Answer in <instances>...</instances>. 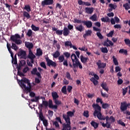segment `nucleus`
<instances>
[{
	"label": "nucleus",
	"mask_w": 130,
	"mask_h": 130,
	"mask_svg": "<svg viewBox=\"0 0 130 130\" xmlns=\"http://www.w3.org/2000/svg\"><path fill=\"white\" fill-rule=\"evenodd\" d=\"M92 107L94 109V111L93 113V116L95 117L96 116L99 120H105L106 119V123L103 122L102 123V125L103 127L110 128L111 123H113L115 122V118H114V117L111 116L109 118V116H108L105 117L104 115H102V113H101V107H100L98 104H93L92 105Z\"/></svg>",
	"instance_id": "f257e3e1"
},
{
	"label": "nucleus",
	"mask_w": 130,
	"mask_h": 130,
	"mask_svg": "<svg viewBox=\"0 0 130 130\" xmlns=\"http://www.w3.org/2000/svg\"><path fill=\"white\" fill-rule=\"evenodd\" d=\"M17 80L21 88H22V89H24V91L26 92L27 94L29 93L30 97H31L32 98L35 97V93L31 92L32 86L31 85V83H30V80H29V79L26 78H23L20 80L18 79V78H17Z\"/></svg>",
	"instance_id": "f03ea898"
},
{
	"label": "nucleus",
	"mask_w": 130,
	"mask_h": 130,
	"mask_svg": "<svg viewBox=\"0 0 130 130\" xmlns=\"http://www.w3.org/2000/svg\"><path fill=\"white\" fill-rule=\"evenodd\" d=\"M12 46L10 47L11 45L9 44V43H7V47L8 51H9V53L11 54V57L12 58V62H14V64H17V59L14 58V53H13V51H12L11 48H12V49H14L15 51H17L19 47H18V46H16V44L15 43H12Z\"/></svg>",
	"instance_id": "7ed1b4c3"
},
{
	"label": "nucleus",
	"mask_w": 130,
	"mask_h": 130,
	"mask_svg": "<svg viewBox=\"0 0 130 130\" xmlns=\"http://www.w3.org/2000/svg\"><path fill=\"white\" fill-rule=\"evenodd\" d=\"M73 23H77V24H83L84 26H86L87 28H91L92 27V21L81 20V19H78L77 18L74 19Z\"/></svg>",
	"instance_id": "20e7f679"
},
{
	"label": "nucleus",
	"mask_w": 130,
	"mask_h": 130,
	"mask_svg": "<svg viewBox=\"0 0 130 130\" xmlns=\"http://www.w3.org/2000/svg\"><path fill=\"white\" fill-rule=\"evenodd\" d=\"M67 114H62L63 119L65 120L66 122H71V119L70 117H73V116L74 115V112L72 111H68L67 112Z\"/></svg>",
	"instance_id": "39448f33"
},
{
	"label": "nucleus",
	"mask_w": 130,
	"mask_h": 130,
	"mask_svg": "<svg viewBox=\"0 0 130 130\" xmlns=\"http://www.w3.org/2000/svg\"><path fill=\"white\" fill-rule=\"evenodd\" d=\"M102 22H104V23H111L112 25H115V20H114V18H111L110 20V18L108 17V16H106L105 17H103L101 19Z\"/></svg>",
	"instance_id": "423d86ee"
},
{
	"label": "nucleus",
	"mask_w": 130,
	"mask_h": 130,
	"mask_svg": "<svg viewBox=\"0 0 130 130\" xmlns=\"http://www.w3.org/2000/svg\"><path fill=\"white\" fill-rule=\"evenodd\" d=\"M45 59L47 62V66H48V67L51 66V67H53V68H55L56 66H57V64L56 63V62L49 59V57H47L45 58Z\"/></svg>",
	"instance_id": "0eeeda50"
},
{
	"label": "nucleus",
	"mask_w": 130,
	"mask_h": 130,
	"mask_svg": "<svg viewBox=\"0 0 130 130\" xmlns=\"http://www.w3.org/2000/svg\"><path fill=\"white\" fill-rule=\"evenodd\" d=\"M52 5H53V0H44L41 2L42 7L51 6Z\"/></svg>",
	"instance_id": "6e6552de"
},
{
	"label": "nucleus",
	"mask_w": 130,
	"mask_h": 130,
	"mask_svg": "<svg viewBox=\"0 0 130 130\" xmlns=\"http://www.w3.org/2000/svg\"><path fill=\"white\" fill-rule=\"evenodd\" d=\"M26 55V51L23 50H20L18 54V56H20V58H23V59H27Z\"/></svg>",
	"instance_id": "1a4fd4ad"
},
{
	"label": "nucleus",
	"mask_w": 130,
	"mask_h": 130,
	"mask_svg": "<svg viewBox=\"0 0 130 130\" xmlns=\"http://www.w3.org/2000/svg\"><path fill=\"white\" fill-rule=\"evenodd\" d=\"M57 105H54L52 103V100H49V108H51V109H53L54 111L55 112L56 111V110L57 109Z\"/></svg>",
	"instance_id": "9d476101"
},
{
	"label": "nucleus",
	"mask_w": 130,
	"mask_h": 130,
	"mask_svg": "<svg viewBox=\"0 0 130 130\" xmlns=\"http://www.w3.org/2000/svg\"><path fill=\"white\" fill-rule=\"evenodd\" d=\"M96 64L98 67V69H105L106 68V63H103L101 61V60H99L96 62Z\"/></svg>",
	"instance_id": "9b49d317"
},
{
	"label": "nucleus",
	"mask_w": 130,
	"mask_h": 130,
	"mask_svg": "<svg viewBox=\"0 0 130 130\" xmlns=\"http://www.w3.org/2000/svg\"><path fill=\"white\" fill-rule=\"evenodd\" d=\"M93 29L94 31H99V32H96V36L99 38V39H103L104 37L103 36H102V34H101V32L100 31H101V29L96 28L95 26L93 27Z\"/></svg>",
	"instance_id": "f8f14e48"
},
{
	"label": "nucleus",
	"mask_w": 130,
	"mask_h": 130,
	"mask_svg": "<svg viewBox=\"0 0 130 130\" xmlns=\"http://www.w3.org/2000/svg\"><path fill=\"white\" fill-rule=\"evenodd\" d=\"M62 126L64 130H72L71 126V122H66L62 124Z\"/></svg>",
	"instance_id": "ddd939ff"
},
{
	"label": "nucleus",
	"mask_w": 130,
	"mask_h": 130,
	"mask_svg": "<svg viewBox=\"0 0 130 130\" xmlns=\"http://www.w3.org/2000/svg\"><path fill=\"white\" fill-rule=\"evenodd\" d=\"M120 109L121 111H125V110H127V106L126 105V102H124L121 103Z\"/></svg>",
	"instance_id": "4468645a"
},
{
	"label": "nucleus",
	"mask_w": 130,
	"mask_h": 130,
	"mask_svg": "<svg viewBox=\"0 0 130 130\" xmlns=\"http://www.w3.org/2000/svg\"><path fill=\"white\" fill-rule=\"evenodd\" d=\"M31 75H36L38 78L41 79V74L39 72H37V68H35L31 71Z\"/></svg>",
	"instance_id": "2eb2a0df"
},
{
	"label": "nucleus",
	"mask_w": 130,
	"mask_h": 130,
	"mask_svg": "<svg viewBox=\"0 0 130 130\" xmlns=\"http://www.w3.org/2000/svg\"><path fill=\"white\" fill-rule=\"evenodd\" d=\"M17 39H21V37L19 34H15L14 36L12 35L10 37V40L13 42H15Z\"/></svg>",
	"instance_id": "dca6fc26"
},
{
	"label": "nucleus",
	"mask_w": 130,
	"mask_h": 130,
	"mask_svg": "<svg viewBox=\"0 0 130 130\" xmlns=\"http://www.w3.org/2000/svg\"><path fill=\"white\" fill-rule=\"evenodd\" d=\"M73 69H76V68H78V67L81 70L83 69V66H82V64H81V62L79 60L77 61L75 63H73Z\"/></svg>",
	"instance_id": "f3484780"
},
{
	"label": "nucleus",
	"mask_w": 130,
	"mask_h": 130,
	"mask_svg": "<svg viewBox=\"0 0 130 130\" xmlns=\"http://www.w3.org/2000/svg\"><path fill=\"white\" fill-rule=\"evenodd\" d=\"M75 29L76 31H79V32H83L84 30V26L82 24L79 25H75Z\"/></svg>",
	"instance_id": "a211bd4d"
},
{
	"label": "nucleus",
	"mask_w": 130,
	"mask_h": 130,
	"mask_svg": "<svg viewBox=\"0 0 130 130\" xmlns=\"http://www.w3.org/2000/svg\"><path fill=\"white\" fill-rule=\"evenodd\" d=\"M52 31H55L56 34L58 36L62 35L63 30L57 29L56 27H52Z\"/></svg>",
	"instance_id": "6ab92c4d"
},
{
	"label": "nucleus",
	"mask_w": 130,
	"mask_h": 130,
	"mask_svg": "<svg viewBox=\"0 0 130 130\" xmlns=\"http://www.w3.org/2000/svg\"><path fill=\"white\" fill-rule=\"evenodd\" d=\"M94 8L93 7L89 8V7H86L85 8V13L86 14H91L93 13L94 11Z\"/></svg>",
	"instance_id": "aec40b11"
},
{
	"label": "nucleus",
	"mask_w": 130,
	"mask_h": 130,
	"mask_svg": "<svg viewBox=\"0 0 130 130\" xmlns=\"http://www.w3.org/2000/svg\"><path fill=\"white\" fill-rule=\"evenodd\" d=\"M71 58L72 60L73 63H75L79 60V59H78L76 54L74 53L71 55Z\"/></svg>",
	"instance_id": "412c9836"
},
{
	"label": "nucleus",
	"mask_w": 130,
	"mask_h": 130,
	"mask_svg": "<svg viewBox=\"0 0 130 130\" xmlns=\"http://www.w3.org/2000/svg\"><path fill=\"white\" fill-rule=\"evenodd\" d=\"M101 87H102L103 90H105L106 92H108V91H109V88L107 87V84L106 83H102L101 84Z\"/></svg>",
	"instance_id": "4be33fe9"
},
{
	"label": "nucleus",
	"mask_w": 130,
	"mask_h": 130,
	"mask_svg": "<svg viewBox=\"0 0 130 130\" xmlns=\"http://www.w3.org/2000/svg\"><path fill=\"white\" fill-rule=\"evenodd\" d=\"M92 34V30H87L85 31V34L83 35V38L84 39H86L87 38V37L88 36H91V35Z\"/></svg>",
	"instance_id": "5701e85b"
},
{
	"label": "nucleus",
	"mask_w": 130,
	"mask_h": 130,
	"mask_svg": "<svg viewBox=\"0 0 130 130\" xmlns=\"http://www.w3.org/2000/svg\"><path fill=\"white\" fill-rule=\"evenodd\" d=\"M88 57H84V56L83 55H81L80 56V60L81 61V62H82V63H86V62H87V61H88Z\"/></svg>",
	"instance_id": "b1692460"
},
{
	"label": "nucleus",
	"mask_w": 130,
	"mask_h": 130,
	"mask_svg": "<svg viewBox=\"0 0 130 130\" xmlns=\"http://www.w3.org/2000/svg\"><path fill=\"white\" fill-rule=\"evenodd\" d=\"M70 30L68 29V27H64L63 30V35L64 36H68L69 34H70Z\"/></svg>",
	"instance_id": "393cba45"
},
{
	"label": "nucleus",
	"mask_w": 130,
	"mask_h": 130,
	"mask_svg": "<svg viewBox=\"0 0 130 130\" xmlns=\"http://www.w3.org/2000/svg\"><path fill=\"white\" fill-rule=\"evenodd\" d=\"M52 97L53 98V100H55L59 97L58 94H57V92L56 91H53L51 92Z\"/></svg>",
	"instance_id": "a878e982"
},
{
	"label": "nucleus",
	"mask_w": 130,
	"mask_h": 130,
	"mask_svg": "<svg viewBox=\"0 0 130 130\" xmlns=\"http://www.w3.org/2000/svg\"><path fill=\"white\" fill-rule=\"evenodd\" d=\"M36 57V56L33 54V52H32V51L31 50H29V54L28 55V58H29V59H34Z\"/></svg>",
	"instance_id": "bb28decb"
},
{
	"label": "nucleus",
	"mask_w": 130,
	"mask_h": 130,
	"mask_svg": "<svg viewBox=\"0 0 130 130\" xmlns=\"http://www.w3.org/2000/svg\"><path fill=\"white\" fill-rule=\"evenodd\" d=\"M89 19L90 20H91L92 22H96V21H98L97 14H96V13H94L93 15L89 17Z\"/></svg>",
	"instance_id": "cd10ccee"
},
{
	"label": "nucleus",
	"mask_w": 130,
	"mask_h": 130,
	"mask_svg": "<svg viewBox=\"0 0 130 130\" xmlns=\"http://www.w3.org/2000/svg\"><path fill=\"white\" fill-rule=\"evenodd\" d=\"M52 55L54 58H57V57H59V55H60V53L59 52V51L57 50L52 54Z\"/></svg>",
	"instance_id": "c85d7f7f"
},
{
	"label": "nucleus",
	"mask_w": 130,
	"mask_h": 130,
	"mask_svg": "<svg viewBox=\"0 0 130 130\" xmlns=\"http://www.w3.org/2000/svg\"><path fill=\"white\" fill-rule=\"evenodd\" d=\"M90 124L93 126V127H94V128H95V129H96V128H97V127L99 126V124H98L94 121H91V122H90Z\"/></svg>",
	"instance_id": "c756f323"
},
{
	"label": "nucleus",
	"mask_w": 130,
	"mask_h": 130,
	"mask_svg": "<svg viewBox=\"0 0 130 130\" xmlns=\"http://www.w3.org/2000/svg\"><path fill=\"white\" fill-rule=\"evenodd\" d=\"M25 46L27 48H28L29 51L33 48V44L32 43H28L27 44H25Z\"/></svg>",
	"instance_id": "7c9ffc66"
},
{
	"label": "nucleus",
	"mask_w": 130,
	"mask_h": 130,
	"mask_svg": "<svg viewBox=\"0 0 130 130\" xmlns=\"http://www.w3.org/2000/svg\"><path fill=\"white\" fill-rule=\"evenodd\" d=\"M30 59V62L28 59L26 60L27 66H28V67H33V63H34V59Z\"/></svg>",
	"instance_id": "2f4dec72"
},
{
	"label": "nucleus",
	"mask_w": 130,
	"mask_h": 130,
	"mask_svg": "<svg viewBox=\"0 0 130 130\" xmlns=\"http://www.w3.org/2000/svg\"><path fill=\"white\" fill-rule=\"evenodd\" d=\"M90 81L93 83L94 86H97V85H98V81L96 80L94 77H92L90 79Z\"/></svg>",
	"instance_id": "473e14b6"
},
{
	"label": "nucleus",
	"mask_w": 130,
	"mask_h": 130,
	"mask_svg": "<svg viewBox=\"0 0 130 130\" xmlns=\"http://www.w3.org/2000/svg\"><path fill=\"white\" fill-rule=\"evenodd\" d=\"M65 46H70L71 48L73 47V44H72V42L67 41L64 43Z\"/></svg>",
	"instance_id": "72a5a7b5"
},
{
	"label": "nucleus",
	"mask_w": 130,
	"mask_h": 130,
	"mask_svg": "<svg viewBox=\"0 0 130 130\" xmlns=\"http://www.w3.org/2000/svg\"><path fill=\"white\" fill-rule=\"evenodd\" d=\"M43 54V52H42V50L41 49L39 48L37 50V55L38 56H41V55H42Z\"/></svg>",
	"instance_id": "f704fd0d"
},
{
	"label": "nucleus",
	"mask_w": 130,
	"mask_h": 130,
	"mask_svg": "<svg viewBox=\"0 0 130 130\" xmlns=\"http://www.w3.org/2000/svg\"><path fill=\"white\" fill-rule=\"evenodd\" d=\"M31 28L33 31L36 32V31H39V27L35 26L34 24L31 25Z\"/></svg>",
	"instance_id": "c9c22d12"
},
{
	"label": "nucleus",
	"mask_w": 130,
	"mask_h": 130,
	"mask_svg": "<svg viewBox=\"0 0 130 130\" xmlns=\"http://www.w3.org/2000/svg\"><path fill=\"white\" fill-rule=\"evenodd\" d=\"M23 16L25 18H26V19H30V18H31L30 14L26 11L23 12Z\"/></svg>",
	"instance_id": "e433bc0d"
},
{
	"label": "nucleus",
	"mask_w": 130,
	"mask_h": 130,
	"mask_svg": "<svg viewBox=\"0 0 130 130\" xmlns=\"http://www.w3.org/2000/svg\"><path fill=\"white\" fill-rule=\"evenodd\" d=\"M26 64V61L24 60H21L20 61V62L19 63V68H21V67H23V66H25Z\"/></svg>",
	"instance_id": "4c0bfd02"
},
{
	"label": "nucleus",
	"mask_w": 130,
	"mask_h": 130,
	"mask_svg": "<svg viewBox=\"0 0 130 130\" xmlns=\"http://www.w3.org/2000/svg\"><path fill=\"white\" fill-rule=\"evenodd\" d=\"M20 70H21V68L19 67L18 68V71H17V74H18V76H19L20 77H24V76H25L24 75V73L21 72V71H20Z\"/></svg>",
	"instance_id": "58836bf2"
},
{
	"label": "nucleus",
	"mask_w": 130,
	"mask_h": 130,
	"mask_svg": "<svg viewBox=\"0 0 130 130\" xmlns=\"http://www.w3.org/2000/svg\"><path fill=\"white\" fill-rule=\"evenodd\" d=\"M58 60H59V62H63V61L64 60V56H63V55L59 56Z\"/></svg>",
	"instance_id": "ea45409f"
},
{
	"label": "nucleus",
	"mask_w": 130,
	"mask_h": 130,
	"mask_svg": "<svg viewBox=\"0 0 130 130\" xmlns=\"http://www.w3.org/2000/svg\"><path fill=\"white\" fill-rule=\"evenodd\" d=\"M101 52H103V53H107V52H108V50L106 47L101 48Z\"/></svg>",
	"instance_id": "a19ab883"
},
{
	"label": "nucleus",
	"mask_w": 130,
	"mask_h": 130,
	"mask_svg": "<svg viewBox=\"0 0 130 130\" xmlns=\"http://www.w3.org/2000/svg\"><path fill=\"white\" fill-rule=\"evenodd\" d=\"M24 9L26 10L27 12L29 13V12H31V7L29 5H25L24 7Z\"/></svg>",
	"instance_id": "79ce46f5"
},
{
	"label": "nucleus",
	"mask_w": 130,
	"mask_h": 130,
	"mask_svg": "<svg viewBox=\"0 0 130 130\" xmlns=\"http://www.w3.org/2000/svg\"><path fill=\"white\" fill-rule=\"evenodd\" d=\"M112 58L114 65L118 66V61H117V59H116L114 56H113Z\"/></svg>",
	"instance_id": "37998d69"
},
{
	"label": "nucleus",
	"mask_w": 130,
	"mask_h": 130,
	"mask_svg": "<svg viewBox=\"0 0 130 130\" xmlns=\"http://www.w3.org/2000/svg\"><path fill=\"white\" fill-rule=\"evenodd\" d=\"M53 125H55L56 128L59 129V124H58V122H57V121H53Z\"/></svg>",
	"instance_id": "c03bdc74"
},
{
	"label": "nucleus",
	"mask_w": 130,
	"mask_h": 130,
	"mask_svg": "<svg viewBox=\"0 0 130 130\" xmlns=\"http://www.w3.org/2000/svg\"><path fill=\"white\" fill-rule=\"evenodd\" d=\"M83 116L86 118L89 117V116H90V115H89V111L88 110L84 111L83 112Z\"/></svg>",
	"instance_id": "a18cd8bd"
},
{
	"label": "nucleus",
	"mask_w": 130,
	"mask_h": 130,
	"mask_svg": "<svg viewBox=\"0 0 130 130\" xmlns=\"http://www.w3.org/2000/svg\"><path fill=\"white\" fill-rule=\"evenodd\" d=\"M117 122L118 124H120V125H122V126H125V123L120 119L119 120H117Z\"/></svg>",
	"instance_id": "49530a36"
},
{
	"label": "nucleus",
	"mask_w": 130,
	"mask_h": 130,
	"mask_svg": "<svg viewBox=\"0 0 130 130\" xmlns=\"http://www.w3.org/2000/svg\"><path fill=\"white\" fill-rule=\"evenodd\" d=\"M53 101L55 105H57V106H58V105H60V104H61V101L57 100V99L56 100H54Z\"/></svg>",
	"instance_id": "de8ad7c7"
},
{
	"label": "nucleus",
	"mask_w": 130,
	"mask_h": 130,
	"mask_svg": "<svg viewBox=\"0 0 130 130\" xmlns=\"http://www.w3.org/2000/svg\"><path fill=\"white\" fill-rule=\"evenodd\" d=\"M32 33H33V32L32 31V30L28 29L27 31V32L26 33V35L28 37H31V36H32Z\"/></svg>",
	"instance_id": "09e8293b"
},
{
	"label": "nucleus",
	"mask_w": 130,
	"mask_h": 130,
	"mask_svg": "<svg viewBox=\"0 0 130 130\" xmlns=\"http://www.w3.org/2000/svg\"><path fill=\"white\" fill-rule=\"evenodd\" d=\"M42 103H43V105H44V106H45V107L46 108L48 106L49 107V103H48V101H43Z\"/></svg>",
	"instance_id": "8fccbe9b"
},
{
	"label": "nucleus",
	"mask_w": 130,
	"mask_h": 130,
	"mask_svg": "<svg viewBox=\"0 0 130 130\" xmlns=\"http://www.w3.org/2000/svg\"><path fill=\"white\" fill-rule=\"evenodd\" d=\"M123 8H125V9L126 11H127L128 9H130L129 5H128V3H125L123 5Z\"/></svg>",
	"instance_id": "3c124183"
},
{
	"label": "nucleus",
	"mask_w": 130,
	"mask_h": 130,
	"mask_svg": "<svg viewBox=\"0 0 130 130\" xmlns=\"http://www.w3.org/2000/svg\"><path fill=\"white\" fill-rule=\"evenodd\" d=\"M39 117L40 118V120H43V113H42V110H41L39 111Z\"/></svg>",
	"instance_id": "603ef678"
},
{
	"label": "nucleus",
	"mask_w": 130,
	"mask_h": 130,
	"mask_svg": "<svg viewBox=\"0 0 130 130\" xmlns=\"http://www.w3.org/2000/svg\"><path fill=\"white\" fill-rule=\"evenodd\" d=\"M62 93H63L65 95H67V86H64L61 89Z\"/></svg>",
	"instance_id": "864d4df0"
},
{
	"label": "nucleus",
	"mask_w": 130,
	"mask_h": 130,
	"mask_svg": "<svg viewBox=\"0 0 130 130\" xmlns=\"http://www.w3.org/2000/svg\"><path fill=\"white\" fill-rule=\"evenodd\" d=\"M39 96H35V99L30 100L31 102H39Z\"/></svg>",
	"instance_id": "5fc2aeb1"
},
{
	"label": "nucleus",
	"mask_w": 130,
	"mask_h": 130,
	"mask_svg": "<svg viewBox=\"0 0 130 130\" xmlns=\"http://www.w3.org/2000/svg\"><path fill=\"white\" fill-rule=\"evenodd\" d=\"M124 42L126 45H127L130 47V40L128 39H126L124 40Z\"/></svg>",
	"instance_id": "6e6d98bb"
},
{
	"label": "nucleus",
	"mask_w": 130,
	"mask_h": 130,
	"mask_svg": "<svg viewBox=\"0 0 130 130\" xmlns=\"http://www.w3.org/2000/svg\"><path fill=\"white\" fill-rule=\"evenodd\" d=\"M119 53H124V54H127V50H124L123 49H121L119 51Z\"/></svg>",
	"instance_id": "4d7b16f0"
},
{
	"label": "nucleus",
	"mask_w": 130,
	"mask_h": 130,
	"mask_svg": "<svg viewBox=\"0 0 130 130\" xmlns=\"http://www.w3.org/2000/svg\"><path fill=\"white\" fill-rule=\"evenodd\" d=\"M102 108H103L104 109H106V108H108V107H109V104H107V103H105V104H102Z\"/></svg>",
	"instance_id": "13d9d810"
},
{
	"label": "nucleus",
	"mask_w": 130,
	"mask_h": 130,
	"mask_svg": "<svg viewBox=\"0 0 130 130\" xmlns=\"http://www.w3.org/2000/svg\"><path fill=\"white\" fill-rule=\"evenodd\" d=\"M68 29L69 31H71V30H73L74 29V26L71 23H69L68 25Z\"/></svg>",
	"instance_id": "bf43d9fd"
},
{
	"label": "nucleus",
	"mask_w": 130,
	"mask_h": 130,
	"mask_svg": "<svg viewBox=\"0 0 130 130\" xmlns=\"http://www.w3.org/2000/svg\"><path fill=\"white\" fill-rule=\"evenodd\" d=\"M109 7H110V8H112L113 10H115V9L117 8V6L114 5L112 4H110Z\"/></svg>",
	"instance_id": "052dcab7"
},
{
	"label": "nucleus",
	"mask_w": 130,
	"mask_h": 130,
	"mask_svg": "<svg viewBox=\"0 0 130 130\" xmlns=\"http://www.w3.org/2000/svg\"><path fill=\"white\" fill-rule=\"evenodd\" d=\"M63 55H64V56L66 57H67V58H69V57H70V56H71V53L68 52H65L63 53Z\"/></svg>",
	"instance_id": "680f3d73"
},
{
	"label": "nucleus",
	"mask_w": 130,
	"mask_h": 130,
	"mask_svg": "<svg viewBox=\"0 0 130 130\" xmlns=\"http://www.w3.org/2000/svg\"><path fill=\"white\" fill-rule=\"evenodd\" d=\"M101 95L102 96V97L105 98H108L109 95L108 94H106V93H103V92L102 91H101Z\"/></svg>",
	"instance_id": "e2e57ef3"
},
{
	"label": "nucleus",
	"mask_w": 130,
	"mask_h": 130,
	"mask_svg": "<svg viewBox=\"0 0 130 130\" xmlns=\"http://www.w3.org/2000/svg\"><path fill=\"white\" fill-rule=\"evenodd\" d=\"M127 87H126L125 88H122V94L123 96H124L125 94L127 92Z\"/></svg>",
	"instance_id": "0e129e2a"
},
{
	"label": "nucleus",
	"mask_w": 130,
	"mask_h": 130,
	"mask_svg": "<svg viewBox=\"0 0 130 130\" xmlns=\"http://www.w3.org/2000/svg\"><path fill=\"white\" fill-rule=\"evenodd\" d=\"M28 71H29V67H26L23 69L22 72L23 74H26V73H27Z\"/></svg>",
	"instance_id": "69168bd1"
},
{
	"label": "nucleus",
	"mask_w": 130,
	"mask_h": 130,
	"mask_svg": "<svg viewBox=\"0 0 130 130\" xmlns=\"http://www.w3.org/2000/svg\"><path fill=\"white\" fill-rule=\"evenodd\" d=\"M114 33V31H110L107 35V36L108 37H112L113 36V34Z\"/></svg>",
	"instance_id": "338daca9"
},
{
	"label": "nucleus",
	"mask_w": 130,
	"mask_h": 130,
	"mask_svg": "<svg viewBox=\"0 0 130 130\" xmlns=\"http://www.w3.org/2000/svg\"><path fill=\"white\" fill-rule=\"evenodd\" d=\"M40 66L43 69H46V64H45V62H42L40 63Z\"/></svg>",
	"instance_id": "774afa93"
}]
</instances>
